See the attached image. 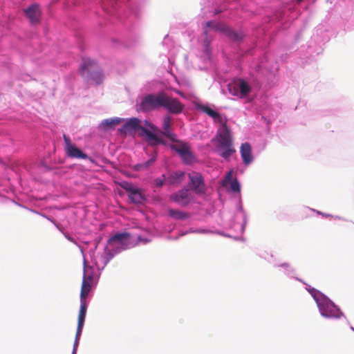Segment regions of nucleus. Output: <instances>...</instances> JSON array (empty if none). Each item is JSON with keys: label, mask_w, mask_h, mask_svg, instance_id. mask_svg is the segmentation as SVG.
Listing matches in <instances>:
<instances>
[{"label": "nucleus", "mask_w": 354, "mask_h": 354, "mask_svg": "<svg viewBox=\"0 0 354 354\" xmlns=\"http://www.w3.org/2000/svg\"><path fill=\"white\" fill-rule=\"evenodd\" d=\"M214 107V105H209V104L198 103L196 104V110L207 114L215 122L221 124L215 136L212 138L211 142L213 144L217 154L226 162H229L232 156L236 152L234 147L233 138L230 129L225 123L223 122L221 114Z\"/></svg>", "instance_id": "f257e3e1"}, {"label": "nucleus", "mask_w": 354, "mask_h": 354, "mask_svg": "<svg viewBox=\"0 0 354 354\" xmlns=\"http://www.w3.org/2000/svg\"><path fill=\"white\" fill-rule=\"evenodd\" d=\"M138 133L152 145H164L168 147L171 142L176 141L177 136L172 129V118L167 115L163 117L162 129H159L148 120L143 122L134 117V133Z\"/></svg>", "instance_id": "f03ea898"}, {"label": "nucleus", "mask_w": 354, "mask_h": 354, "mask_svg": "<svg viewBox=\"0 0 354 354\" xmlns=\"http://www.w3.org/2000/svg\"><path fill=\"white\" fill-rule=\"evenodd\" d=\"M203 52L209 57L211 54L210 44L214 35L216 32H221L226 36L230 41L240 44L243 42L245 35L241 30L236 31L226 24L218 22L215 20H209L203 24Z\"/></svg>", "instance_id": "7ed1b4c3"}, {"label": "nucleus", "mask_w": 354, "mask_h": 354, "mask_svg": "<svg viewBox=\"0 0 354 354\" xmlns=\"http://www.w3.org/2000/svg\"><path fill=\"white\" fill-rule=\"evenodd\" d=\"M305 289L314 299L319 313L322 318L326 320H337L344 318L348 322L340 308L326 295L309 284H306Z\"/></svg>", "instance_id": "20e7f679"}, {"label": "nucleus", "mask_w": 354, "mask_h": 354, "mask_svg": "<svg viewBox=\"0 0 354 354\" xmlns=\"http://www.w3.org/2000/svg\"><path fill=\"white\" fill-rule=\"evenodd\" d=\"M237 0H201V12L203 17H218L221 19H231L232 10L236 8L234 3Z\"/></svg>", "instance_id": "39448f33"}, {"label": "nucleus", "mask_w": 354, "mask_h": 354, "mask_svg": "<svg viewBox=\"0 0 354 354\" xmlns=\"http://www.w3.org/2000/svg\"><path fill=\"white\" fill-rule=\"evenodd\" d=\"M229 93L239 99H246L250 96L254 88L259 87V82L253 74L247 77H234L227 84Z\"/></svg>", "instance_id": "423d86ee"}, {"label": "nucleus", "mask_w": 354, "mask_h": 354, "mask_svg": "<svg viewBox=\"0 0 354 354\" xmlns=\"http://www.w3.org/2000/svg\"><path fill=\"white\" fill-rule=\"evenodd\" d=\"M168 147L178 154L184 164L189 165L196 161V158L188 143L178 139L170 143Z\"/></svg>", "instance_id": "0eeeda50"}, {"label": "nucleus", "mask_w": 354, "mask_h": 354, "mask_svg": "<svg viewBox=\"0 0 354 354\" xmlns=\"http://www.w3.org/2000/svg\"><path fill=\"white\" fill-rule=\"evenodd\" d=\"M163 91L145 95L137 107L138 111L150 112L161 108Z\"/></svg>", "instance_id": "6e6552de"}, {"label": "nucleus", "mask_w": 354, "mask_h": 354, "mask_svg": "<svg viewBox=\"0 0 354 354\" xmlns=\"http://www.w3.org/2000/svg\"><path fill=\"white\" fill-rule=\"evenodd\" d=\"M232 223L233 227L234 228H236V225H239L237 227L238 230L241 234L244 233L248 223V214L245 210L243 209L241 195H239L236 198L235 203V210L234 216L232 218Z\"/></svg>", "instance_id": "1a4fd4ad"}, {"label": "nucleus", "mask_w": 354, "mask_h": 354, "mask_svg": "<svg viewBox=\"0 0 354 354\" xmlns=\"http://www.w3.org/2000/svg\"><path fill=\"white\" fill-rule=\"evenodd\" d=\"M82 75L93 80L97 84L102 81V75L96 63L90 58H83L80 66Z\"/></svg>", "instance_id": "9d476101"}, {"label": "nucleus", "mask_w": 354, "mask_h": 354, "mask_svg": "<svg viewBox=\"0 0 354 354\" xmlns=\"http://www.w3.org/2000/svg\"><path fill=\"white\" fill-rule=\"evenodd\" d=\"M189 178L188 189L194 193L201 195L205 194L206 185L203 175L196 171H192L187 174Z\"/></svg>", "instance_id": "9b49d317"}, {"label": "nucleus", "mask_w": 354, "mask_h": 354, "mask_svg": "<svg viewBox=\"0 0 354 354\" xmlns=\"http://www.w3.org/2000/svg\"><path fill=\"white\" fill-rule=\"evenodd\" d=\"M161 108L165 109L170 114H179L184 109V105L177 99L163 93Z\"/></svg>", "instance_id": "f8f14e48"}, {"label": "nucleus", "mask_w": 354, "mask_h": 354, "mask_svg": "<svg viewBox=\"0 0 354 354\" xmlns=\"http://www.w3.org/2000/svg\"><path fill=\"white\" fill-rule=\"evenodd\" d=\"M64 150L67 156L72 158L88 159L93 162L94 160L88 157L86 153L82 151L74 144L71 142L69 137L64 135Z\"/></svg>", "instance_id": "ddd939ff"}, {"label": "nucleus", "mask_w": 354, "mask_h": 354, "mask_svg": "<svg viewBox=\"0 0 354 354\" xmlns=\"http://www.w3.org/2000/svg\"><path fill=\"white\" fill-rule=\"evenodd\" d=\"M170 199L177 204L183 207H185L193 200V196L190 193L189 189L187 187H184L178 191L171 194Z\"/></svg>", "instance_id": "4468645a"}, {"label": "nucleus", "mask_w": 354, "mask_h": 354, "mask_svg": "<svg viewBox=\"0 0 354 354\" xmlns=\"http://www.w3.org/2000/svg\"><path fill=\"white\" fill-rule=\"evenodd\" d=\"M131 234L128 232L117 233L108 240V244L111 247H116L125 249L130 243Z\"/></svg>", "instance_id": "2eb2a0df"}, {"label": "nucleus", "mask_w": 354, "mask_h": 354, "mask_svg": "<svg viewBox=\"0 0 354 354\" xmlns=\"http://www.w3.org/2000/svg\"><path fill=\"white\" fill-rule=\"evenodd\" d=\"M24 13L31 24H37L39 23L41 10L39 4L33 3L30 5L24 10Z\"/></svg>", "instance_id": "dca6fc26"}, {"label": "nucleus", "mask_w": 354, "mask_h": 354, "mask_svg": "<svg viewBox=\"0 0 354 354\" xmlns=\"http://www.w3.org/2000/svg\"><path fill=\"white\" fill-rule=\"evenodd\" d=\"M240 154L242 162L245 167L250 165L254 162V157L250 143L245 142L241 145Z\"/></svg>", "instance_id": "f3484780"}, {"label": "nucleus", "mask_w": 354, "mask_h": 354, "mask_svg": "<svg viewBox=\"0 0 354 354\" xmlns=\"http://www.w3.org/2000/svg\"><path fill=\"white\" fill-rule=\"evenodd\" d=\"M275 268H279L281 272L288 278L295 279L297 281L302 283L306 286V283L301 279L297 277L296 269L288 263H275L274 265Z\"/></svg>", "instance_id": "a211bd4d"}, {"label": "nucleus", "mask_w": 354, "mask_h": 354, "mask_svg": "<svg viewBox=\"0 0 354 354\" xmlns=\"http://www.w3.org/2000/svg\"><path fill=\"white\" fill-rule=\"evenodd\" d=\"M185 174V172L181 170L169 171L166 174L167 183L169 185H180L184 180Z\"/></svg>", "instance_id": "6ab92c4d"}, {"label": "nucleus", "mask_w": 354, "mask_h": 354, "mask_svg": "<svg viewBox=\"0 0 354 354\" xmlns=\"http://www.w3.org/2000/svg\"><path fill=\"white\" fill-rule=\"evenodd\" d=\"M93 277L92 275H84L81 292H80V300L86 301L87 297L91 290Z\"/></svg>", "instance_id": "aec40b11"}, {"label": "nucleus", "mask_w": 354, "mask_h": 354, "mask_svg": "<svg viewBox=\"0 0 354 354\" xmlns=\"http://www.w3.org/2000/svg\"><path fill=\"white\" fill-rule=\"evenodd\" d=\"M157 156L156 151L152 148V152L151 156L149 158V159L142 163H138L136 165H134L133 169L135 171H140L142 169H145L149 168L150 166H151L156 161Z\"/></svg>", "instance_id": "412c9836"}, {"label": "nucleus", "mask_w": 354, "mask_h": 354, "mask_svg": "<svg viewBox=\"0 0 354 354\" xmlns=\"http://www.w3.org/2000/svg\"><path fill=\"white\" fill-rule=\"evenodd\" d=\"M122 120L118 118H109L104 120L99 126V128L102 130H109L113 129L120 124Z\"/></svg>", "instance_id": "4be33fe9"}, {"label": "nucleus", "mask_w": 354, "mask_h": 354, "mask_svg": "<svg viewBox=\"0 0 354 354\" xmlns=\"http://www.w3.org/2000/svg\"><path fill=\"white\" fill-rule=\"evenodd\" d=\"M168 214L171 218L178 221H185L189 217L187 213L171 208L168 209Z\"/></svg>", "instance_id": "5701e85b"}, {"label": "nucleus", "mask_w": 354, "mask_h": 354, "mask_svg": "<svg viewBox=\"0 0 354 354\" xmlns=\"http://www.w3.org/2000/svg\"><path fill=\"white\" fill-rule=\"evenodd\" d=\"M87 310L86 301L80 300V309L78 315V324H84Z\"/></svg>", "instance_id": "b1692460"}, {"label": "nucleus", "mask_w": 354, "mask_h": 354, "mask_svg": "<svg viewBox=\"0 0 354 354\" xmlns=\"http://www.w3.org/2000/svg\"><path fill=\"white\" fill-rule=\"evenodd\" d=\"M227 183L229 184V187L227 189L229 192L241 195V183L236 178H234V180Z\"/></svg>", "instance_id": "393cba45"}, {"label": "nucleus", "mask_w": 354, "mask_h": 354, "mask_svg": "<svg viewBox=\"0 0 354 354\" xmlns=\"http://www.w3.org/2000/svg\"><path fill=\"white\" fill-rule=\"evenodd\" d=\"M167 183L166 174H162L160 177L156 178L153 181V186L156 188L162 187Z\"/></svg>", "instance_id": "a878e982"}, {"label": "nucleus", "mask_w": 354, "mask_h": 354, "mask_svg": "<svg viewBox=\"0 0 354 354\" xmlns=\"http://www.w3.org/2000/svg\"><path fill=\"white\" fill-rule=\"evenodd\" d=\"M133 130V118H130L127 124H125L120 129L122 133L127 134L131 133Z\"/></svg>", "instance_id": "bb28decb"}, {"label": "nucleus", "mask_w": 354, "mask_h": 354, "mask_svg": "<svg viewBox=\"0 0 354 354\" xmlns=\"http://www.w3.org/2000/svg\"><path fill=\"white\" fill-rule=\"evenodd\" d=\"M83 326H84L83 324H77V332H76V336H75V346H74V349H73V354L75 353L76 346H77L78 340L82 334Z\"/></svg>", "instance_id": "cd10ccee"}, {"label": "nucleus", "mask_w": 354, "mask_h": 354, "mask_svg": "<svg viewBox=\"0 0 354 354\" xmlns=\"http://www.w3.org/2000/svg\"><path fill=\"white\" fill-rule=\"evenodd\" d=\"M233 174H234V169H232L229 170L226 173V174L224 177V179H223L224 183H227L230 181L234 180V178L232 177Z\"/></svg>", "instance_id": "c85d7f7f"}, {"label": "nucleus", "mask_w": 354, "mask_h": 354, "mask_svg": "<svg viewBox=\"0 0 354 354\" xmlns=\"http://www.w3.org/2000/svg\"><path fill=\"white\" fill-rule=\"evenodd\" d=\"M264 59L267 62V56L265 55L263 58L261 60V62L257 65V70L261 71L263 68H267L266 64L264 62Z\"/></svg>", "instance_id": "c756f323"}, {"label": "nucleus", "mask_w": 354, "mask_h": 354, "mask_svg": "<svg viewBox=\"0 0 354 354\" xmlns=\"http://www.w3.org/2000/svg\"><path fill=\"white\" fill-rule=\"evenodd\" d=\"M134 204L137 203V198L140 197L142 199H144L143 197L140 195V189L136 186H134Z\"/></svg>", "instance_id": "7c9ffc66"}, {"label": "nucleus", "mask_w": 354, "mask_h": 354, "mask_svg": "<svg viewBox=\"0 0 354 354\" xmlns=\"http://www.w3.org/2000/svg\"><path fill=\"white\" fill-rule=\"evenodd\" d=\"M196 234H212L213 231L206 228H196Z\"/></svg>", "instance_id": "2f4dec72"}, {"label": "nucleus", "mask_w": 354, "mask_h": 354, "mask_svg": "<svg viewBox=\"0 0 354 354\" xmlns=\"http://www.w3.org/2000/svg\"><path fill=\"white\" fill-rule=\"evenodd\" d=\"M284 16H285V14L283 13V12H279V13L275 15L274 19L276 20H277L278 21H282L283 19Z\"/></svg>", "instance_id": "473e14b6"}, {"label": "nucleus", "mask_w": 354, "mask_h": 354, "mask_svg": "<svg viewBox=\"0 0 354 354\" xmlns=\"http://www.w3.org/2000/svg\"><path fill=\"white\" fill-rule=\"evenodd\" d=\"M189 233H196V228L194 227H190L189 228V230L185 231V232H183L181 233V235L183 236V235H186Z\"/></svg>", "instance_id": "72a5a7b5"}, {"label": "nucleus", "mask_w": 354, "mask_h": 354, "mask_svg": "<svg viewBox=\"0 0 354 354\" xmlns=\"http://www.w3.org/2000/svg\"><path fill=\"white\" fill-rule=\"evenodd\" d=\"M254 50V48H250L243 53V55H253V51Z\"/></svg>", "instance_id": "f704fd0d"}, {"label": "nucleus", "mask_w": 354, "mask_h": 354, "mask_svg": "<svg viewBox=\"0 0 354 354\" xmlns=\"http://www.w3.org/2000/svg\"><path fill=\"white\" fill-rule=\"evenodd\" d=\"M127 190L129 191V199L133 201V187H129Z\"/></svg>", "instance_id": "c9c22d12"}, {"label": "nucleus", "mask_w": 354, "mask_h": 354, "mask_svg": "<svg viewBox=\"0 0 354 354\" xmlns=\"http://www.w3.org/2000/svg\"><path fill=\"white\" fill-rule=\"evenodd\" d=\"M169 41V37L168 35H167L166 36H165L164 39L162 42V45L163 46H165L166 44L167 45Z\"/></svg>", "instance_id": "e433bc0d"}, {"label": "nucleus", "mask_w": 354, "mask_h": 354, "mask_svg": "<svg viewBox=\"0 0 354 354\" xmlns=\"http://www.w3.org/2000/svg\"><path fill=\"white\" fill-rule=\"evenodd\" d=\"M137 241H138V243L143 242L144 243H147L149 241L146 239H143L141 238L140 236H138L137 237Z\"/></svg>", "instance_id": "4c0bfd02"}, {"label": "nucleus", "mask_w": 354, "mask_h": 354, "mask_svg": "<svg viewBox=\"0 0 354 354\" xmlns=\"http://www.w3.org/2000/svg\"><path fill=\"white\" fill-rule=\"evenodd\" d=\"M278 66H276L274 68L270 69L269 71L270 73H272L273 75H274V73L278 71Z\"/></svg>", "instance_id": "58836bf2"}, {"label": "nucleus", "mask_w": 354, "mask_h": 354, "mask_svg": "<svg viewBox=\"0 0 354 354\" xmlns=\"http://www.w3.org/2000/svg\"><path fill=\"white\" fill-rule=\"evenodd\" d=\"M311 209L313 212H316V213H317V214H319V215H322H322H324V212H322L318 211V210H315V209Z\"/></svg>", "instance_id": "ea45409f"}, {"label": "nucleus", "mask_w": 354, "mask_h": 354, "mask_svg": "<svg viewBox=\"0 0 354 354\" xmlns=\"http://www.w3.org/2000/svg\"><path fill=\"white\" fill-rule=\"evenodd\" d=\"M133 15H134V19L138 16V11H137V10H136V7H135V6H134V12H133Z\"/></svg>", "instance_id": "a19ab883"}, {"label": "nucleus", "mask_w": 354, "mask_h": 354, "mask_svg": "<svg viewBox=\"0 0 354 354\" xmlns=\"http://www.w3.org/2000/svg\"><path fill=\"white\" fill-rule=\"evenodd\" d=\"M322 216H325V217H327V218H332V217H333V215L329 214H326V213H324V215H322Z\"/></svg>", "instance_id": "79ce46f5"}, {"label": "nucleus", "mask_w": 354, "mask_h": 354, "mask_svg": "<svg viewBox=\"0 0 354 354\" xmlns=\"http://www.w3.org/2000/svg\"><path fill=\"white\" fill-rule=\"evenodd\" d=\"M333 218H335V219H338V220H344V218H342L341 216H333Z\"/></svg>", "instance_id": "37998d69"}, {"label": "nucleus", "mask_w": 354, "mask_h": 354, "mask_svg": "<svg viewBox=\"0 0 354 354\" xmlns=\"http://www.w3.org/2000/svg\"><path fill=\"white\" fill-rule=\"evenodd\" d=\"M260 31L262 32V34L265 35L266 34V29L265 28H260Z\"/></svg>", "instance_id": "c03bdc74"}, {"label": "nucleus", "mask_w": 354, "mask_h": 354, "mask_svg": "<svg viewBox=\"0 0 354 354\" xmlns=\"http://www.w3.org/2000/svg\"><path fill=\"white\" fill-rule=\"evenodd\" d=\"M177 93H178L180 95H181L183 97H185V95H184V94H183L182 92H180V91H178Z\"/></svg>", "instance_id": "a18cd8bd"}, {"label": "nucleus", "mask_w": 354, "mask_h": 354, "mask_svg": "<svg viewBox=\"0 0 354 354\" xmlns=\"http://www.w3.org/2000/svg\"><path fill=\"white\" fill-rule=\"evenodd\" d=\"M296 1L298 4H300L301 2H303L304 0H296Z\"/></svg>", "instance_id": "49530a36"}, {"label": "nucleus", "mask_w": 354, "mask_h": 354, "mask_svg": "<svg viewBox=\"0 0 354 354\" xmlns=\"http://www.w3.org/2000/svg\"><path fill=\"white\" fill-rule=\"evenodd\" d=\"M259 34H260L259 32L256 33V35H257L256 37L257 38H260L261 37V35H259Z\"/></svg>", "instance_id": "de8ad7c7"}, {"label": "nucleus", "mask_w": 354, "mask_h": 354, "mask_svg": "<svg viewBox=\"0 0 354 354\" xmlns=\"http://www.w3.org/2000/svg\"><path fill=\"white\" fill-rule=\"evenodd\" d=\"M237 171V172H239V173H241V174L243 173V170H242V169H240V170H239V169H237V171Z\"/></svg>", "instance_id": "09e8293b"}, {"label": "nucleus", "mask_w": 354, "mask_h": 354, "mask_svg": "<svg viewBox=\"0 0 354 354\" xmlns=\"http://www.w3.org/2000/svg\"><path fill=\"white\" fill-rule=\"evenodd\" d=\"M351 329L354 331V328L353 326H351Z\"/></svg>", "instance_id": "8fccbe9b"}]
</instances>
